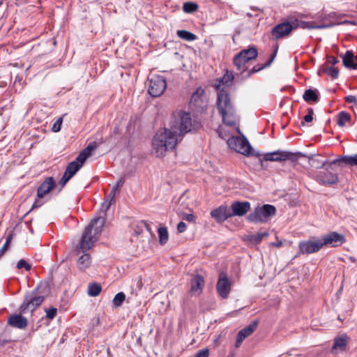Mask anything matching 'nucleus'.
I'll list each match as a JSON object with an SVG mask.
<instances>
[{
    "instance_id": "nucleus-1",
    "label": "nucleus",
    "mask_w": 357,
    "mask_h": 357,
    "mask_svg": "<svg viewBox=\"0 0 357 357\" xmlns=\"http://www.w3.org/2000/svg\"><path fill=\"white\" fill-rule=\"evenodd\" d=\"M103 225H88L84 229L81 238L75 245V252L78 257L76 264L81 271H85L91 266V257L88 250H91L98 240Z\"/></svg>"
},
{
    "instance_id": "nucleus-2",
    "label": "nucleus",
    "mask_w": 357,
    "mask_h": 357,
    "mask_svg": "<svg viewBox=\"0 0 357 357\" xmlns=\"http://www.w3.org/2000/svg\"><path fill=\"white\" fill-rule=\"evenodd\" d=\"M178 141L176 130L164 128L154 135L152 142L153 150L158 157L163 156L169 150L175 148Z\"/></svg>"
},
{
    "instance_id": "nucleus-3",
    "label": "nucleus",
    "mask_w": 357,
    "mask_h": 357,
    "mask_svg": "<svg viewBox=\"0 0 357 357\" xmlns=\"http://www.w3.org/2000/svg\"><path fill=\"white\" fill-rule=\"evenodd\" d=\"M217 107L222 116L223 122L229 126H234L236 123L234 119L235 111L231 102L229 93L224 88H222L218 93Z\"/></svg>"
},
{
    "instance_id": "nucleus-4",
    "label": "nucleus",
    "mask_w": 357,
    "mask_h": 357,
    "mask_svg": "<svg viewBox=\"0 0 357 357\" xmlns=\"http://www.w3.org/2000/svg\"><path fill=\"white\" fill-rule=\"evenodd\" d=\"M123 183L124 178H121L113 186L105 201L102 204L101 208L100 209L98 215L91 219L89 223H105L106 211L109 208L111 205L115 202L116 195L119 192V188L123 185Z\"/></svg>"
},
{
    "instance_id": "nucleus-5",
    "label": "nucleus",
    "mask_w": 357,
    "mask_h": 357,
    "mask_svg": "<svg viewBox=\"0 0 357 357\" xmlns=\"http://www.w3.org/2000/svg\"><path fill=\"white\" fill-rule=\"evenodd\" d=\"M194 128L195 124L192 123L190 113L183 111L178 112L175 125L172 126V130L179 131L178 137H183L186 133L191 132Z\"/></svg>"
},
{
    "instance_id": "nucleus-6",
    "label": "nucleus",
    "mask_w": 357,
    "mask_h": 357,
    "mask_svg": "<svg viewBox=\"0 0 357 357\" xmlns=\"http://www.w3.org/2000/svg\"><path fill=\"white\" fill-rule=\"evenodd\" d=\"M229 146L234 149L235 151L240 153L244 155H255L259 157L260 154L259 153H252V147L247 138L244 136L241 137H232L227 140Z\"/></svg>"
},
{
    "instance_id": "nucleus-7",
    "label": "nucleus",
    "mask_w": 357,
    "mask_h": 357,
    "mask_svg": "<svg viewBox=\"0 0 357 357\" xmlns=\"http://www.w3.org/2000/svg\"><path fill=\"white\" fill-rule=\"evenodd\" d=\"M276 213V208L271 204H264L257 206L254 211L249 214L248 220L250 222H266Z\"/></svg>"
},
{
    "instance_id": "nucleus-8",
    "label": "nucleus",
    "mask_w": 357,
    "mask_h": 357,
    "mask_svg": "<svg viewBox=\"0 0 357 357\" xmlns=\"http://www.w3.org/2000/svg\"><path fill=\"white\" fill-rule=\"evenodd\" d=\"M43 296H37L36 292L32 291L25 296L22 304L20 307L21 314H26L32 312L36 309L44 301Z\"/></svg>"
},
{
    "instance_id": "nucleus-9",
    "label": "nucleus",
    "mask_w": 357,
    "mask_h": 357,
    "mask_svg": "<svg viewBox=\"0 0 357 357\" xmlns=\"http://www.w3.org/2000/svg\"><path fill=\"white\" fill-rule=\"evenodd\" d=\"M300 253L303 255H310L319 252L322 249L323 245L319 236H311L307 241H303L298 245Z\"/></svg>"
},
{
    "instance_id": "nucleus-10",
    "label": "nucleus",
    "mask_w": 357,
    "mask_h": 357,
    "mask_svg": "<svg viewBox=\"0 0 357 357\" xmlns=\"http://www.w3.org/2000/svg\"><path fill=\"white\" fill-rule=\"evenodd\" d=\"M323 247L337 248L346 242V237L344 234L337 231H330L320 236Z\"/></svg>"
},
{
    "instance_id": "nucleus-11",
    "label": "nucleus",
    "mask_w": 357,
    "mask_h": 357,
    "mask_svg": "<svg viewBox=\"0 0 357 357\" xmlns=\"http://www.w3.org/2000/svg\"><path fill=\"white\" fill-rule=\"evenodd\" d=\"M148 81L149 82L148 93L152 97H159L167 88L166 80L161 75H153Z\"/></svg>"
},
{
    "instance_id": "nucleus-12",
    "label": "nucleus",
    "mask_w": 357,
    "mask_h": 357,
    "mask_svg": "<svg viewBox=\"0 0 357 357\" xmlns=\"http://www.w3.org/2000/svg\"><path fill=\"white\" fill-rule=\"evenodd\" d=\"M302 154L300 152L291 153L286 151H277L264 154L263 158L266 161L281 162L289 160L294 162Z\"/></svg>"
},
{
    "instance_id": "nucleus-13",
    "label": "nucleus",
    "mask_w": 357,
    "mask_h": 357,
    "mask_svg": "<svg viewBox=\"0 0 357 357\" xmlns=\"http://www.w3.org/2000/svg\"><path fill=\"white\" fill-rule=\"evenodd\" d=\"M231 282L227 275L223 272L220 273L216 284V290L221 298H228L231 291Z\"/></svg>"
},
{
    "instance_id": "nucleus-14",
    "label": "nucleus",
    "mask_w": 357,
    "mask_h": 357,
    "mask_svg": "<svg viewBox=\"0 0 357 357\" xmlns=\"http://www.w3.org/2000/svg\"><path fill=\"white\" fill-rule=\"evenodd\" d=\"M294 28L289 22L280 23L271 29V35L272 38L278 40L289 35Z\"/></svg>"
},
{
    "instance_id": "nucleus-15",
    "label": "nucleus",
    "mask_w": 357,
    "mask_h": 357,
    "mask_svg": "<svg viewBox=\"0 0 357 357\" xmlns=\"http://www.w3.org/2000/svg\"><path fill=\"white\" fill-rule=\"evenodd\" d=\"M230 216H243L250 209V203L249 202L234 201L229 208Z\"/></svg>"
},
{
    "instance_id": "nucleus-16",
    "label": "nucleus",
    "mask_w": 357,
    "mask_h": 357,
    "mask_svg": "<svg viewBox=\"0 0 357 357\" xmlns=\"http://www.w3.org/2000/svg\"><path fill=\"white\" fill-rule=\"evenodd\" d=\"M316 178L321 185H333L338 181L337 174L329 172L327 169L318 172L316 175Z\"/></svg>"
},
{
    "instance_id": "nucleus-17",
    "label": "nucleus",
    "mask_w": 357,
    "mask_h": 357,
    "mask_svg": "<svg viewBox=\"0 0 357 357\" xmlns=\"http://www.w3.org/2000/svg\"><path fill=\"white\" fill-rule=\"evenodd\" d=\"M204 286V279L199 274L195 275L190 280V293L192 296H199Z\"/></svg>"
},
{
    "instance_id": "nucleus-18",
    "label": "nucleus",
    "mask_w": 357,
    "mask_h": 357,
    "mask_svg": "<svg viewBox=\"0 0 357 357\" xmlns=\"http://www.w3.org/2000/svg\"><path fill=\"white\" fill-rule=\"evenodd\" d=\"M56 187V184L54 178L52 176L47 177L37 190V195L38 198H43Z\"/></svg>"
},
{
    "instance_id": "nucleus-19",
    "label": "nucleus",
    "mask_w": 357,
    "mask_h": 357,
    "mask_svg": "<svg viewBox=\"0 0 357 357\" xmlns=\"http://www.w3.org/2000/svg\"><path fill=\"white\" fill-rule=\"evenodd\" d=\"M204 90L202 87H199L192 93L190 98V105L191 107H194L197 109H203L206 107L205 102L204 100Z\"/></svg>"
},
{
    "instance_id": "nucleus-20",
    "label": "nucleus",
    "mask_w": 357,
    "mask_h": 357,
    "mask_svg": "<svg viewBox=\"0 0 357 357\" xmlns=\"http://www.w3.org/2000/svg\"><path fill=\"white\" fill-rule=\"evenodd\" d=\"M211 215L218 222H224L228 218H231L229 209L225 205H221L211 211Z\"/></svg>"
},
{
    "instance_id": "nucleus-21",
    "label": "nucleus",
    "mask_w": 357,
    "mask_h": 357,
    "mask_svg": "<svg viewBox=\"0 0 357 357\" xmlns=\"http://www.w3.org/2000/svg\"><path fill=\"white\" fill-rule=\"evenodd\" d=\"M8 324L19 329H24L28 324L27 319L21 314H11L8 317Z\"/></svg>"
},
{
    "instance_id": "nucleus-22",
    "label": "nucleus",
    "mask_w": 357,
    "mask_h": 357,
    "mask_svg": "<svg viewBox=\"0 0 357 357\" xmlns=\"http://www.w3.org/2000/svg\"><path fill=\"white\" fill-rule=\"evenodd\" d=\"M176 215L179 218L178 223H184L183 221L192 222L196 220L195 216L191 213L190 208H186L185 210L181 207L176 210Z\"/></svg>"
},
{
    "instance_id": "nucleus-23",
    "label": "nucleus",
    "mask_w": 357,
    "mask_h": 357,
    "mask_svg": "<svg viewBox=\"0 0 357 357\" xmlns=\"http://www.w3.org/2000/svg\"><path fill=\"white\" fill-rule=\"evenodd\" d=\"M268 236V231H260L256 234H249L244 236L243 240L252 245L260 243L264 238Z\"/></svg>"
},
{
    "instance_id": "nucleus-24",
    "label": "nucleus",
    "mask_w": 357,
    "mask_h": 357,
    "mask_svg": "<svg viewBox=\"0 0 357 357\" xmlns=\"http://www.w3.org/2000/svg\"><path fill=\"white\" fill-rule=\"evenodd\" d=\"M342 63L345 68L349 69L357 70V62L354 63V54L351 50H347L344 55H341ZM357 61V56L356 57Z\"/></svg>"
},
{
    "instance_id": "nucleus-25",
    "label": "nucleus",
    "mask_w": 357,
    "mask_h": 357,
    "mask_svg": "<svg viewBox=\"0 0 357 357\" xmlns=\"http://www.w3.org/2000/svg\"><path fill=\"white\" fill-rule=\"evenodd\" d=\"M341 163H344L345 165H349L351 166H357V154H355L354 155L341 156L340 158L331 161L329 163V167H331L333 165H340Z\"/></svg>"
},
{
    "instance_id": "nucleus-26",
    "label": "nucleus",
    "mask_w": 357,
    "mask_h": 357,
    "mask_svg": "<svg viewBox=\"0 0 357 357\" xmlns=\"http://www.w3.org/2000/svg\"><path fill=\"white\" fill-rule=\"evenodd\" d=\"M248 62V61L245 59L241 52L236 54L233 59V63L234 66L236 68V70L240 71L241 73L245 71V65Z\"/></svg>"
},
{
    "instance_id": "nucleus-27",
    "label": "nucleus",
    "mask_w": 357,
    "mask_h": 357,
    "mask_svg": "<svg viewBox=\"0 0 357 357\" xmlns=\"http://www.w3.org/2000/svg\"><path fill=\"white\" fill-rule=\"evenodd\" d=\"M234 79V75L232 73L229 72L228 70L226 72L225 75L218 80V84L216 85V89L220 91L222 88L229 86Z\"/></svg>"
},
{
    "instance_id": "nucleus-28",
    "label": "nucleus",
    "mask_w": 357,
    "mask_h": 357,
    "mask_svg": "<svg viewBox=\"0 0 357 357\" xmlns=\"http://www.w3.org/2000/svg\"><path fill=\"white\" fill-rule=\"evenodd\" d=\"M331 26H332V24H318L314 22H303V21L300 22V23H298L296 25V26H299L303 29H322L331 27Z\"/></svg>"
},
{
    "instance_id": "nucleus-29",
    "label": "nucleus",
    "mask_w": 357,
    "mask_h": 357,
    "mask_svg": "<svg viewBox=\"0 0 357 357\" xmlns=\"http://www.w3.org/2000/svg\"><path fill=\"white\" fill-rule=\"evenodd\" d=\"M81 165L77 162H70L66 167L64 174L71 178L79 170Z\"/></svg>"
},
{
    "instance_id": "nucleus-30",
    "label": "nucleus",
    "mask_w": 357,
    "mask_h": 357,
    "mask_svg": "<svg viewBox=\"0 0 357 357\" xmlns=\"http://www.w3.org/2000/svg\"><path fill=\"white\" fill-rule=\"evenodd\" d=\"M347 336H341L335 339L333 351H344L347 347Z\"/></svg>"
},
{
    "instance_id": "nucleus-31",
    "label": "nucleus",
    "mask_w": 357,
    "mask_h": 357,
    "mask_svg": "<svg viewBox=\"0 0 357 357\" xmlns=\"http://www.w3.org/2000/svg\"><path fill=\"white\" fill-rule=\"evenodd\" d=\"M303 98L305 102H317L319 100V96H318L317 93L316 92V91L311 89H308L307 90H305V91L304 92V93L303 95Z\"/></svg>"
},
{
    "instance_id": "nucleus-32",
    "label": "nucleus",
    "mask_w": 357,
    "mask_h": 357,
    "mask_svg": "<svg viewBox=\"0 0 357 357\" xmlns=\"http://www.w3.org/2000/svg\"><path fill=\"white\" fill-rule=\"evenodd\" d=\"M241 52L248 61L255 59L258 55L257 49L255 46L250 47L247 50H243Z\"/></svg>"
},
{
    "instance_id": "nucleus-33",
    "label": "nucleus",
    "mask_w": 357,
    "mask_h": 357,
    "mask_svg": "<svg viewBox=\"0 0 357 357\" xmlns=\"http://www.w3.org/2000/svg\"><path fill=\"white\" fill-rule=\"evenodd\" d=\"M351 120V115L345 111H342L337 115V124L340 127H344L345 126V123L347 122H350Z\"/></svg>"
},
{
    "instance_id": "nucleus-34",
    "label": "nucleus",
    "mask_w": 357,
    "mask_h": 357,
    "mask_svg": "<svg viewBox=\"0 0 357 357\" xmlns=\"http://www.w3.org/2000/svg\"><path fill=\"white\" fill-rule=\"evenodd\" d=\"M157 230L159 236V243L160 245H165L169 239L167 229L165 227H160Z\"/></svg>"
},
{
    "instance_id": "nucleus-35",
    "label": "nucleus",
    "mask_w": 357,
    "mask_h": 357,
    "mask_svg": "<svg viewBox=\"0 0 357 357\" xmlns=\"http://www.w3.org/2000/svg\"><path fill=\"white\" fill-rule=\"evenodd\" d=\"M102 287L101 286L96 282L90 283L88 286V294L90 296H97L101 291Z\"/></svg>"
},
{
    "instance_id": "nucleus-36",
    "label": "nucleus",
    "mask_w": 357,
    "mask_h": 357,
    "mask_svg": "<svg viewBox=\"0 0 357 357\" xmlns=\"http://www.w3.org/2000/svg\"><path fill=\"white\" fill-rule=\"evenodd\" d=\"M177 36L181 39L185 40L187 41H192L197 38L194 33L186 30H178Z\"/></svg>"
},
{
    "instance_id": "nucleus-37",
    "label": "nucleus",
    "mask_w": 357,
    "mask_h": 357,
    "mask_svg": "<svg viewBox=\"0 0 357 357\" xmlns=\"http://www.w3.org/2000/svg\"><path fill=\"white\" fill-rule=\"evenodd\" d=\"M199 8L197 3L192 1L185 2L183 5V10L185 13H193Z\"/></svg>"
},
{
    "instance_id": "nucleus-38",
    "label": "nucleus",
    "mask_w": 357,
    "mask_h": 357,
    "mask_svg": "<svg viewBox=\"0 0 357 357\" xmlns=\"http://www.w3.org/2000/svg\"><path fill=\"white\" fill-rule=\"evenodd\" d=\"M91 155V153H89V151L87 149H84L77 156L75 160L73 162H77L79 165H81V167L85 162L86 160Z\"/></svg>"
},
{
    "instance_id": "nucleus-39",
    "label": "nucleus",
    "mask_w": 357,
    "mask_h": 357,
    "mask_svg": "<svg viewBox=\"0 0 357 357\" xmlns=\"http://www.w3.org/2000/svg\"><path fill=\"white\" fill-rule=\"evenodd\" d=\"M126 299V295L123 292H119L115 295L112 300V304L116 307L121 306Z\"/></svg>"
},
{
    "instance_id": "nucleus-40",
    "label": "nucleus",
    "mask_w": 357,
    "mask_h": 357,
    "mask_svg": "<svg viewBox=\"0 0 357 357\" xmlns=\"http://www.w3.org/2000/svg\"><path fill=\"white\" fill-rule=\"evenodd\" d=\"M257 325H258V321H255L252 322L247 327L241 329V331L245 335H247V337H248L256 330Z\"/></svg>"
},
{
    "instance_id": "nucleus-41",
    "label": "nucleus",
    "mask_w": 357,
    "mask_h": 357,
    "mask_svg": "<svg viewBox=\"0 0 357 357\" xmlns=\"http://www.w3.org/2000/svg\"><path fill=\"white\" fill-rule=\"evenodd\" d=\"M267 68L266 66H265V63L264 64H257V65H255V66L252 67V69H250L248 73L244 75L243 77L245 78H248V77H250L252 75L256 73H258L259 71L263 70L264 68Z\"/></svg>"
},
{
    "instance_id": "nucleus-42",
    "label": "nucleus",
    "mask_w": 357,
    "mask_h": 357,
    "mask_svg": "<svg viewBox=\"0 0 357 357\" xmlns=\"http://www.w3.org/2000/svg\"><path fill=\"white\" fill-rule=\"evenodd\" d=\"M307 114L304 116L303 121H301L300 126H304L305 123H310L313 120L314 111L312 108H308L307 109Z\"/></svg>"
},
{
    "instance_id": "nucleus-43",
    "label": "nucleus",
    "mask_w": 357,
    "mask_h": 357,
    "mask_svg": "<svg viewBox=\"0 0 357 357\" xmlns=\"http://www.w3.org/2000/svg\"><path fill=\"white\" fill-rule=\"evenodd\" d=\"M324 71L330 75L333 79H337L338 77L339 70L335 67L331 66L326 68L324 70Z\"/></svg>"
},
{
    "instance_id": "nucleus-44",
    "label": "nucleus",
    "mask_w": 357,
    "mask_h": 357,
    "mask_svg": "<svg viewBox=\"0 0 357 357\" xmlns=\"http://www.w3.org/2000/svg\"><path fill=\"white\" fill-rule=\"evenodd\" d=\"M326 163H327L326 161L321 162V161L318 160L317 159H314V158L310 159V165L315 168H322L326 165Z\"/></svg>"
},
{
    "instance_id": "nucleus-45",
    "label": "nucleus",
    "mask_w": 357,
    "mask_h": 357,
    "mask_svg": "<svg viewBox=\"0 0 357 357\" xmlns=\"http://www.w3.org/2000/svg\"><path fill=\"white\" fill-rule=\"evenodd\" d=\"M17 268L18 269L24 268L26 271H30L31 266L24 259H20L17 264Z\"/></svg>"
},
{
    "instance_id": "nucleus-46",
    "label": "nucleus",
    "mask_w": 357,
    "mask_h": 357,
    "mask_svg": "<svg viewBox=\"0 0 357 357\" xmlns=\"http://www.w3.org/2000/svg\"><path fill=\"white\" fill-rule=\"evenodd\" d=\"M247 337V335H245L243 331L241 330L238 334H237V336H236V347H239L240 345L241 344V343L243 342V341L244 340L245 338Z\"/></svg>"
},
{
    "instance_id": "nucleus-47",
    "label": "nucleus",
    "mask_w": 357,
    "mask_h": 357,
    "mask_svg": "<svg viewBox=\"0 0 357 357\" xmlns=\"http://www.w3.org/2000/svg\"><path fill=\"white\" fill-rule=\"evenodd\" d=\"M63 123V118L59 117L55 123L53 124L52 130L54 132H57L61 130V124Z\"/></svg>"
},
{
    "instance_id": "nucleus-48",
    "label": "nucleus",
    "mask_w": 357,
    "mask_h": 357,
    "mask_svg": "<svg viewBox=\"0 0 357 357\" xmlns=\"http://www.w3.org/2000/svg\"><path fill=\"white\" fill-rule=\"evenodd\" d=\"M46 311V317L49 319H53L57 313V309L55 307H50V309H47Z\"/></svg>"
},
{
    "instance_id": "nucleus-49",
    "label": "nucleus",
    "mask_w": 357,
    "mask_h": 357,
    "mask_svg": "<svg viewBox=\"0 0 357 357\" xmlns=\"http://www.w3.org/2000/svg\"><path fill=\"white\" fill-rule=\"evenodd\" d=\"M345 102L348 103H353L357 106V98L355 96L349 95L344 97Z\"/></svg>"
},
{
    "instance_id": "nucleus-50",
    "label": "nucleus",
    "mask_w": 357,
    "mask_h": 357,
    "mask_svg": "<svg viewBox=\"0 0 357 357\" xmlns=\"http://www.w3.org/2000/svg\"><path fill=\"white\" fill-rule=\"evenodd\" d=\"M208 355H209L208 349H204L198 351L195 354V357H208Z\"/></svg>"
},
{
    "instance_id": "nucleus-51",
    "label": "nucleus",
    "mask_w": 357,
    "mask_h": 357,
    "mask_svg": "<svg viewBox=\"0 0 357 357\" xmlns=\"http://www.w3.org/2000/svg\"><path fill=\"white\" fill-rule=\"evenodd\" d=\"M70 178H68L66 175H65L63 174V177L61 178V179L59 181V184L61 185V188L59 190V191H61V189L65 186V185L67 183V182L70 180Z\"/></svg>"
},
{
    "instance_id": "nucleus-52",
    "label": "nucleus",
    "mask_w": 357,
    "mask_h": 357,
    "mask_svg": "<svg viewBox=\"0 0 357 357\" xmlns=\"http://www.w3.org/2000/svg\"><path fill=\"white\" fill-rule=\"evenodd\" d=\"M277 54V48L275 50V51L272 53V54L270 56V59L266 61L265 63V66L268 67L271 65L273 61H274L275 56Z\"/></svg>"
},
{
    "instance_id": "nucleus-53",
    "label": "nucleus",
    "mask_w": 357,
    "mask_h": 357,
    "mask_svg": "<svg viewBox=\"0 0 357 357\" xmlns=\"http://www.w3.org/2000/svg\"><path fill=\"white\" fill-rule=\"evenodd\" d=\"M327 61L328 63H331L333 66L339 63V60L333 56H328Z\"/></svg>"
},
{
    "instance_id": "nucleus-54",
    "label": "nucleus",
    "mask_w": 357,
    "mask_h": 357,
    "mask_svg": "<svg viewBox=\"0 0 357 357\" xmlns=\"http://www.w3.org/2000/svg\"><path fill=\"white\" fill-rule=\"evenodd\" d=\"M14 236L13 231H10V233L8 234L5 243H7L8 245L10 246V242L13 240Z\"/></svg>"
},
{
    "instance_id": "nucleus-55",
    "label": "nucleus",
    "mask_w": 357,
    "mask_h": 357,
    "mask_svg": "<svg viewBox=\"0 0 357 357\" xmlns=\"http://www.w3.org/2000/svg\"><path fill=\"white\" fill-rule=\"evenodd\" d=\"M9 245L7 243H4L2 248L0 249V258L4 255L6 251L8 249Z\"/></svg>"
},
{
    "instance_id": "nucleus-56",
    "label": "nucleus",
    "mask_w": 357,
    "mask_h": 357,
    "mask_svg": "<svg viewBox=\"0 0 357 357\" xmlns=\"http://www.w3.org/2000/svg\"><path fill=\"white\" fill-rule=\"evenodd\" d=\"M187 225H177V229L178 233L184 232L186 230Z\"/></svg>"
},
{
    "instance_id": "nucleus-57",
    "label": "nucleus",
    "mask_w": 357,
    "mask_h": 357,
    "mask_svg": "<svg viewBox=\"0 0 357 357\" xmlns=\"http://www.w3.org/2000/svg\"><path fill=\"white\" fill-rule=\"evenodd\" d=\"M43 204V202L39 199L38 200H36L34 204H33V208H38L40 207Z\"/></svg>"
},
{
    "instance_id": "nucleus-58",
    "label": "nucleus",
    "mask_w": 357,
    "mask_h": 357,
    "mask_svg": "<svg viewBox=\"0 0 357 357\" xmlns=\"http://www.w3.org/2000/svg\"><path fill=\"white\" fill-rule=\"evenodd\" d=\"M66 221L67 222H78L77 220H75V218L71 216V215H69L66 219Z\"/></svg>"
},
{
    "instance_id": "nucleus-59",
    "label": "nucleus",
    "mask_w": 357,
    "mask_h": 357,
    "mask_svg": "<svg viewBox=\"0 0 357 357\" xmlns=\"http://www.w3.org/2000/svg\"><path fill=\"white\" fill-rule=\"evenodd\" d=\"M271 245L272 246H275V247H280L282 245V243L281 241H278L276 243H271Z\"/></svg>"
},
{
    "instance_id": "nucleus-60",
    "label": "nucleus",
    "mask_w": 357,
    "mask_h": 357,
    "mask_svg": "<svg viewBox=\"0 0 357 357\" xmlns=\"http://www.w3.org/2000/svg\"><path fill=\"white\" fill-rule=\"evenodd\" d=\"M94 149V146L92 144L88 145V146L85 149L89 151V153H91V151Z\"/></svg>"
},
{
    "instance_id": "nucleus-61",
    "label": "nucleus",
    "mask_w": 357,
    "mask_h": 357,
    "mask_svg": "<svg viewBox=\"0 0 357 357\" xmlns=\"http://www.w3.org/2000/svg\"><path fill=\"white\" fill-rule=\"evenodd\" d=\"M343 23H344V24H354V22H353L347 21V20H345Z\"/></svg>"
},
{
    "instance_id": "nucleus-62",
    "label": "nucleus",
    "mask_w": 357,
    "mask_h": 357,
    "mask_svg": "<svg viewBox=\"0 0 357 357\" xmlns=\"http://www.w3.org/2000/svg\"><path fill=\"white\" fill-rule=\"evenodd\" d=\"M3 86H4V83L0 82V87H3Z\"/></svg>"
},
{
    "instance_id": "nucleus-63",
    "label": "nucleus",
    "mask_w": 357,
    "mask_h": 357,
    "mask_svg": "<svg viewBox=\"0 0 357 357\" xmlns=\"http://www.w3.org/2000/svg\"><path fill=\"white\" fill-rule=\"evenodd\" d=\"M145 226H146V229H149V225L146 224V225H145Z\"/></svg>"
},
{
    "instance_id": "nucleus-64",
    "label": "nucleus",
    "mask_w": 357,
    "mask_h": 357,
    "mask_svg": "<svg viewBox=\"0 0 357 357\" xmlns=\"http://www.w3.org/2000/svg\"><path fill=\"white\" fill-rule=\"evenodd\" d=\"M247 15H248V17H252V16L251 13H247Z\"/></svg>"
}]
</instances>
